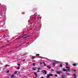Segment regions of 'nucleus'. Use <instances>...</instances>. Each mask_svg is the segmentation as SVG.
Instances as JSON below:
<instances>
[{"label": "nucleus", "mask_w": 78, "mask_h": 78, "mask_svg": "<svg viewBox=\"0 0 78 78\" xmlns=\"http://www.w3.org/2000/svg\"><path fill=\"white\" fill-rule=\"evenodd\" d=\"M44 72L45 73V74H47V71L45 70H44Z\"/></svg>", "instance_id": "obj_9"}, {"label": "nucleus", "mask_w": 78, "mask_h": 78, "mask_svg": "<svg viewBox=\"0 0 78 78\" xmlns=\"http://www.w3.org/2000/svg\"><path fill=\"white\" fill-rule=\"evenodd\" d=\"M73 76H76V74H74L73 75Z\"/></svg>", "instance_id": "obj_33"}, {"label": "nucleus", "mask_w": 78, "mask_h": 78, "mask_svg": "<svg viewBox=\"0 0 78 78\" xmlns=\"http://www.w3.org/2000/svg\"><path fill=\"white\" fill-rule=\"evenodd\" d=\"M7 78H9V77H7Z\"/></svg>", "instance_id": "obj_45"}, {"label": "nucleus", "mask_w": 78, "mask_h": 78, "mask_svg": "<svg viewBox=\"0 0 78 78\" xmlns=\"http://www.w3.org/2000/svg\"><path fill=\"white\" fill-rule=\"evenodd\" d=\"M39 58H44V57H42L40 56V57H39Z\"/></svg>", "instance_id": "obj_24"}, {"label": "nucleus", "mask_w": 78, "mask_h": 78, "mask_svg": "<svg viewBox=\"0 0 78 78\" xmlns=\"http://www.w3.org/2000/svg\"><path fill=\"white\" fill-rule=\"evenodd\" d=\"M37 72H40V70H37Z\"/></svg>", "instance_id": "obj_34"}, {"label": "nucleus", "mask_w": 78, "mask_h": 78, "mask_svg": "<svg viewBox=\"0 0 78 78\" xmlns=\"http://www.w3.org/2000/svg\"><path fill=\"white\" fill-rule=\"evenodd\" d=\"M50 76H53V74L51 73H50L49 74H48Z\"/></svg>", "instance_id": "obj_2"}, {"label": "nucleus", "mask_w": 78, "mask_h": 78, "mask_svg": "<svg viewBox=\"0 0 78 78\" xmlns=\"http://www.w3.org/2000/svg\"><path fill=\"white\" fill-rule=\"evenodd\" d=\"M65 64L66 65V66H67L69 65L68 63L67 62L65 63Z\"/></svg>", "instance_id": "obj_13"}, {"label": "nucleus", "mask_w": 78, "mask_h": 78, "mask_svg": "<svg viewBox=\"0 0 78 78\" xmlns=\"http://www.w3.org/2000/svg\"><path fill=\"white\" fill-rule=\"evenodd\" d=\"M56 63L55 62H53V64L52 65L53 66H55V64Z\"/></svg>", "instance_id": "obj_10"}, {"label": "nucleus", "mask_w": 78, "mask_h": 78, "mask_svg": "<svg viewBox=\"0 0 78 78\" xmlns=\"http://www.w3.org/2000/svg\"><path fill=\"white\" fill-rule=\"evenodd\" d=\"M34 14H37V13H36Z\"/></svg>", "instance_id": "obj_46"}, {"label": "nucleus", "mask_w": 78, "mask_h": 78, "mask_svg": "<svg viewBox=\"0 0 78 78\" xmlns=\"http://www.w3.org/2000/svg\"><path fill=\"white\" fill-rule=\"evenodd\" d=\"M73 66H76L78 65V64H77L76 63H74V64H73Z\"/></svg>", "instance_id": "obj_5"}, {"label": "nucleus", "mask_w": 78, "mask_h": 78, "mask_svg": "<svg viewBox=\"0 0 78 78\" xmlns=\"http://www.w3.org/2000/svg\"><path fill=\"white\" fill-rule=\"evenodd\" d=\"M7 41L8 42H9V40H7Z\"/></svg>", "instance_id": "obj_44"}, {"label": "nucleus", "mask_w": 78, "mask_h": 78, "mask_svg": "<svg viewBox=\"0 0 78 78\" xmlns=\"http://www.w3.org/2000/svg\"><path fill=\"white\" fill-rule=\"evenodd\" d=\"M8 65L5 66V67H8Z\"/></svg>", "instance_id": "obj_25"}, {"label": "nucleus", "mask_w": 78, "mask_h": 78, "mask_svg": "<svg viewBox=\"0 0 78 78\" xmlns=\"http://www.w3.org/2000/svg\"><path fill=\"white\" fill-rule=\"evenodd\" d=\"M76 78V76H74V78Z\"/></svg>", "instance_id": "obj_40"}, {"label": "nucleus", "mask_w": 78, "mask_h": 78, "mask_svg": "<svg viewBox=\"0 0 78 78\" xmlns=\"http://www.w3.org/2000/svg\"><path fill=\"white\" fill-rule=\"evenodd\" d=\"M5 6V5H4L3 6V7H4V6Z\"/></svg>", "instance_id": "obj_49"}, {"label": "nucleus", "mask_w": 78, "mask_h": 78, "mask_svg": "<svg viewBox=\"0 0 78 78\" xmlns=\"http://www.w3.org/2000/svg\"><path fill=\"white\" fill-rule=\"evenodd\" d=\"M40 64H41V65L42 64V63L41 62V63H40Z\"/></svg>", "instance_id": "obj_41"}, {"label": "nucleus", "mask_w": 78, "mask_h": 78, "mask_svg": "<svg viewBox=\"0 0 78 78\" xmlns=\"http://www.w3.org/2000/svg\"><path fill=\"white\" fill-rule=\"evenodd\" d=\"M47 67H48V69H51V66H47Z\"/></svg>", "instance_id": "obj_8"}, {"label": "nucleus", "mask_w": 78, "mask_h": 78, "mask_svg": "<svg viewBox=\"0 0 78 78\" xmlns=\"http://www.w3.org/2000/svg\"><path fill=\"white\" fill-rule=\"evenodd\" d=\"M27 55V54H25L22 55H21V56H25V55Z\"/></svg>", "instance_id": "obj_14"}, {"label": "nucleus", "mask_w": 78, "mask_h": 78, "mask_svg": "<svg viewBox=\"0 0 78 78\" xmlns=\"http://www.w3.org/2000/svg\"><path fill=\"white\" fill-rule=\"evenodd\" d=\"M34 19H36V18L35 17H34Z\"/></svg>", "instance_id": "obj_43"}, {"label": "nucleus", "mask_w": 78, "mask_h": 78, "mask_svg": "<svg viewBox=\"0 0 78 78\" xmlns=\"http://www.w3.org/2000/svg\"><path fill=\"white\" fill-rule=\"evenodd\" d=\"M51 71H52V72H54V70H53L52 69H51Z\"/></svg>", "instance_id": "obj_31"}, {"label": "nucleus", "mask_w": 78, "mask_h": 78, "mask_svg": "<svg viewBox=\"0 0 78 78\" xmlns=\"http://www.w3.org/2000/svg\"><path fill=\"white\" fill-rule=\"evenodd\" d=\"M36 58H39V57H36Z\"/></svg>", "instance_id": "obj_35"}, {"label": "nucleus", "mask_w": 78, "mask_h": 78, "mask_svg": "<svg viewBox=\"0 0 78 78\" xmlns=\"http://www.w3.org/2000/svg\"><path fill=\"white\" fill-rule=\"evenodd\" d=\"M34 74L35 75V76H37V73L34 72Z\"/></svg>", "instance_id": "obj_12"}, {"label": "nucleus", "mask_w": 78, "mask_h": 78, "mask_svg": "<svg viewBox=\"0 0 78 78\" xmlns=\"http://www.w3.org/2000/svg\"><path fill=\"white\" fill-rule=\"evenodd\" d=\"M18 66H19V67H20V66H21L20 64L18 63Z\"/></svg>", "instance_id": "obj_17"}, {"label": "nucleus", "mask_w": 78, "mask_h": 78, "mask_svg": "<svg viewBox=\"0 0 78 78\" xmlns=\"http://www.w3.org/2000/svg\"><path fill=\"white\" fill-rule=\"evenodd\" d=\"M28 37V36H26L25 37H23V39H25V38H27V37Z\"/></svg>", "instance_id": "obj_18"}, {"label": "nucleus", "mask_w": 78, "mask_h": 78, "mask_svg": "<svg viewBox=\"0 0 78 78\" xmlns=\"http://www.w3.org/2000/svg\"><path fill=\"white\" fill-rule=\"evenodd\" d=\"M41 78H43L44 77L43 76H42L41 77Z\"/></svg>", "instance_id": "obj_42"}, {"label": "nucleus", "mask_w": 78, "mask_h": 78, "mask_svg": "<svg viewBox=\"0 0 78 78\" xmlns=\"http://www.w3.org/2000/svg\"><path fill=\"white\" fill-rule=\"evenodd\" d=\"M18 47H16L15 48H18Z\"/></svg>", "instance_id": "obj_38"}, {"label": "nucleus", "mask_w": 78, "mask_h": 78, "mask_svg": "<svg viewBox=\"0 0 78 78\" xmlns=\"http://www.w3.org/2000/svg\"><path fill=\"white\" fill-rule=\"evenodd\" d=\"M20 50H22V49H20Z\"/></svg>", "instance_id": "obj_48"}, {"label": "nucleus", "mask_w": 78, "mask_h": 78, "mask_svg": "<svg viewBox=\"0 0 78 78\" xmlns=\"http://www.w3.org/2000/svg\"><path fill=\"white\" fill-rule=\"evenodd\" d=\"M12 51V50H11L10 51H9L10 52H11V51Z\"/></svg>", "instance_id": "obj_47"}, {"label": "nucleus", "mask_w": 78, "mask_h": 78, "mask_svg": "<svg viewBox=\"0 0 78 78\" xmlns=\"http://www.w3.org/2000/svg\"><path fill=\"white\" fill-rule=\"evenodd\" d=\"M33 66H34L36 65V64H35V63H33Z\"/></svg>", "instance_id": "obj_22"}, {"label": "nucleus", "mask_w": 78, "mask_h": 78, "mask_svg": "<svg viewBox=\"0 0 78 78\" xmlns=\"http://www.w3.org/2000/svg\"><path fill=\"white\" fill-rule=\"evenodd\" d=\"M32 69L33 70H36V68H33Z\"/></svg>", "instance_id": "obj_11"}, {"label": "nucleus", "mask_w": 78, "mask_h": 78, "mask_svg": "<svg viewBox=\"0 0 78 78\" xmlns=\"http://www.w3.org/2000/svg\"><path fill=\"white\" fill-rule=\"evenodd\" d=\"M36 58V56H33L32 57V59H34V58Z\"/></svg>", "instance_id": "obj_6"}, {"label": "nucleus", "mask_w": 78, "mask_h": 78, "mask_svg": "<svg viewBox=\"0 0 78 78\" xmlns=\"http://www.w3.org/2000/svg\"><path fill=\"white\" fill-rule=\"evenodd\" d=\"M56 73L58 74H60L61 73V71H57Z\"/></svg>", "instance_id": "obj_4"}, {"label": "nucleus", "mask_w": 78, "mask_h": 78, "mask_svg": "<svg viewBox=\"0 0 78 78\" xmlns=\"http://www.w3.org/2000/svg\"><path fill=\"white\" fill-rule=\"evenodd\" d=\"M0 70H1V69H0Z\"/></svg>", "instance_id": "obj_50"}, {"label": "nucleus", "mask_w": 78, "mask_h": 78, "mask_svg": "<svg viewBox=\"0 0 78 78\" xmlns=\"http://www.w3.org/2000/svg\"><path fill=\"white\" fill-rule=\"evenodd\" d=\"M15 76L14 75H12V76H11V78H15Z\"/></svg>", "instance_id": "obj_3"}, {"label": "nucleus", "mask_w": 78, "mask_h": 78, "mask_svg": "<svg viewBox=\"0 0 78 78\" xmlns=\"http://www.w3.org/2000/svg\"><path fill=\"white\" fill-rule=\"evenodd\" d=\"M66 69H63V71H64V72H68V71H69V70H70V67H69V66H66Z\"/></svg>", "instance_id": "obj_1"}, {"label": "nucleus", "mask_w": 78, "mask_h": 78, "mask_svg": "<svg viewBox=\"0 0 78 78\" xmlns=\"http://www.w3.org/2000/svg\"><path fill=\"white\" fill-rule=\"evenodd\" d=\"M25 43H26V42H23V44H25Z\"/></svg>", "instance_id": "obj_36"}, {"label": "nucleus", "mask_w": 78, "mask_h": 78, "mask_svg": "<svg viewBox=\"0 0 78 78\" xmlns=\"http://www.w3.org/2000/svg\"><path fill=\"white\" fill-rule=\"evenodd\" d=\"M25 61V59H24L23 60V62H24V61Z\"/></svg>", "instance_id": "obj_39"}, {"label": "nucleus", "mask_w": 78, "mask_h": 78, "mask_svg": "<svg viewBox=\"0 0 78 78\" xmlns=\"http://www.w3.org/2000/svg\"><path fill=\"white\" fill-rule=\"evenodd\" d=\"M59 67H62V64H60V65L59 66Z\"/></svg>", "instance_id": "obj_7"}, {"label": "nucleus", "mask_w": 78, "mask_h": 78, "mask_svg": "<svg viewBox=\"0 0 78 78\" xmlns=\"http://www.w3.org/2000/svg\"><path fill=\"white\" fill-rule=\"evenodd\" d=\"M36 55L39 56V54H37Z\"/></svg>", "instance_id": "obj_21"}, {"label": "nucleus", "mask_w": 78, "mask_h": 78, "mask_svg": "<svg viewBox=\"0 0 78 78\" xmlns=\"http://www.w3.org/2000/svg\"><path fill=\"white\" fill-rule=\"evenodd\" d=\"M38 70H41V68H38L37 69Z\"/></svg>", "instance_id": "obj_27"}, {"label": "nucleus", "mask_w": 78, "mask_h": 78, "mask_svg": "<svg viewBox=\"0 0 78 78\" xmlns=\"http://www.w3.org/2000/svg\"><path fill=\"white\" fill-rule=\"evenodd\" d=\"M9 70H7V73H9Z\"/></svg>", "instance_id": "obj_30"}, {"label": "nucleus", "mask_w": 78, "mask_h": 78, "mask_svg": "<svg viewBox=\"0 0 78 78\" xmlns=\"http://www.w3.org/2000/svg\"><path fill=\"white\" fill-rule=\"evenodd\" d=\"M66 74H67V75H70V74L69 73H66Z\"/></svg>", "instance_id": "obj_28"}, {"label": "nucleus", "mask_w": 78, "mask_h": 78, "mask_svg": "<svg viewBox=\"0 0 78 78\" xmlns=\"http://www.w3.org/2000/svg\"><path fill=\"white\" fill-rule=\"evenodd\" d=\"M22 44H21L19 46H20H20H22Z\"/></svg>", "instance_id": "obj_37"}, {"label": "nucleus", "mask_w": 78, "mask_h": 78, "mask_svg": "<svg viewBox=\"0 0 78 78\" xmlns=\"http://www.w3.org/2000/svg\"><path fill=\"white\" fill-rule=\"evenodd\" d=\"M47 59H48V60H49V61H51V59H48V58H47Z\"/></svg>", "instance_id": "obj_29"}, {"label": "nucleus", "mask_w": 78, "mask_h": 78, "mask_svg": "<svg viewBox=\"0 0 78 78\" xmlns=\"http://www.w3.org/2000/svg\"><path fill=\"white\" fill-rule=\"evenodd\" d=\"M55 76H56V77H58V75H57V74H55Z\"/></svg>", "instance_id": "obj_19"}, {"label": "nucleus", "mask_w": 78, "mask_h": 78, "mask_svg": "<svg viewBox=\"0 0 78 78\" xmlns=\"http://www.w3.org/2000/svg\"><path fill=\"white\" fill-rule=\"evenodd\" d=\"M1 5V4H0V5Z\"/></svg>", "instance_id": "obj_51"}, {"label": "nucleus", "mask_w": 78, "mask_h": 78, "mask_svg": "<svg viewBox=\"0 0 78 78\" xmlns=\"http://www.w3.org/2000/svg\"><path fill=\"white\" fill-rule=\"evenodd\" d=\"M43 63L44 64V66H46V64L45 63V62H43Z\"/></svg>", "instance_id": "obj_15"}, {"label": "nucleus", "mask_w": 78, "mask_h": 78, "mask_svg": "<svg viewBox=\"0 0 78 78\" xmlns=\"http://www.w3.org/2000/svg\"><path fill=\"white\" fill-rule=\"evenodd\" d=\"M47 76H48L47 77V78H49V77H50V76L48 74H47Z\"/></svg>", "instance_id": "obj_20"}, {"label": "nucleus", "mask_w": 78, "mask_h": 78, "mask_svg": "<svg viewBox=\"0 0 78 78\" xmlns=\"http://www.w3.org/2000/svg\"><path fill=\"white\" fill-rule=\"evenodd\" d=\"M17 73H18V72L17 71H16L15 73H14V74H17Z\"/></svg>", "instance_id": "obj_16"}, {"label": "nucleus", "mask_w": 78, "mask_h": 78, "mask_svg": "<svg viewBox=\"0 0 78 78\" xmlns=\"http://www.w3.org/2000/svg\"><path fill=\"white\" fill-rule=\"evenodd\" d=\"M26 35H27V34H25L24 35H23V36H22V37H24V36H26Z\"/></svg>", "instance_id": "obj_26"}, {"label": "nucleus", "mask_w": 78, "mask_h": 78, "mask_svg": "<svg viewBox=\"0 0 78 78\" xmlns=\"http://www.w3.org/2000/svg\"><path fill=\"white\" fill-rule=\"evenodd\" d=\"M20 69V67H18L17 68V70H19Z\"/></svg>", "instance_id": "obj_23"}, {"label": "nucleus", "mask_w": 78, "mask_h": 78, "mask_svg": "<svg viewBox=\"0 0 78 78\" xmlns=\"http://www.w3.org/2000/svg\"><path fill=\"white\" fill-rule=\"evenodd\" d=\"M73 71H74V72H76V70L75 69H74L73 70Z\"/></svg>", "instance_id": "obj_32"}]
</instances>
